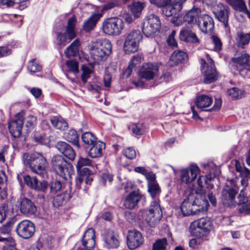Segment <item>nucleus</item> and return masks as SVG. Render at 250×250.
Returning a JSON list of instances; mask_svg holds the SVG:
<instances>
[{
    "label": "nucleus",
    "mask_w": 250,
    "mask_h": 250,
    "mask_svg": "<svg viewBox=\"0 0 250 250\" xmlns=\"http://www.w3.org/2000/svg\"><path fill=\"white\" fill-rule=\"evenodd\" d=\"M16 218L15 217L12 218L0 228V233L5 234H9L11 231L12 228L15 223Z\"/></svg>",
    "instance_id": "49530a36"
},
{
    "label": "nucleus",
    "mask_w": 250,
    "mask_h": 250,
    "mask_svg": "<svg viewBox=\"0 0 250 250\" xmlns=\"http://www.w3.org/2000/svg\"><path fill=\"white\" fill-rule=\"evenodd\" d=\"M209 204L207 200L200 195L190 193L182 202L181 210L184 216L197 214L206 212Z\"/></svg>",
    "instance_id": "f03ea898"
},
{
    "label": "nucleus",
    "mask_w": 250,
    "mask_h": 250,
    "mask_svg": "<svg viewBox=\"0 0 250 250\" xmlns=\"http://www.w3.org/2000/svg\"><path fill=\"white\" fill-rule=\"evenodd\" d=\"M187 0H149L150 2L158 7H164L163 13L166 17L175 15L182 8V4Z\"/></svg>",
    "instance_id": "423d86ee"
},
{
    "label": "nucleus",
    "mask_w": 250,
    "mask_h": 250,
    "mask_svg": "<svg viewBox=\"0 0 250 250\" xmlns=\"http://www.w3.org/2000/svg\"><path fill=\"white\" fill-rule=\"evenodd\" d=\"M187 58V55L186 53L180 50L176 51L171 55L170 58L169 65L171 66L177 65L186 60Z\"/></svg>",
    "instance_id": "7c9ffc66"
},
{
    "label": "nucleus",
    "mask_w": 250,
    "mask_h": 250,
    "mask_svg": "<svg viewBox=\"0 0 250 250\" xmlns=\"http://www.w3.org/2000/svg\"><path fill=\"white\" fill-rule=\"evenodd\" d=\"M211 40L214 45V50L217 52L220 51L222 47V43L220 39L213 35L211 36Z\"/></svg>",
    "instance_id": "5fc2aeb1"
},
{
    "label": "nucleus",
    "mask_w": 250,
    "mask_h": 250,
    "mask_svg": "<svg viewBox=\"0 0 250 250\" xmlns=\"http://www.w3.org/2000/svg\"><path fill=\"white\" fill-rule=\"evenodd\" d=\"M145 3L137 1L133 2L130 5V9L135 18H138L145 7Z\"/></svg>",
    "instance_id": "79ce46f5"
},
{
    "label": "nucleus",
    "mask_w": 250,
    "mask_h": 250,
    "mask_svg": "<svg viewBox=\"0 0 250 250\" xmlns=\"http://www.w3.org/2000/svg\"><path fill=\"white\" fill-rule=\"evenodd\" d=\"M79 46L80 41L78 39H76L65 50L66 56L68 58L76 56L79 53Z\"/></svg>",
    "instance_id": "473e14b6"
},
{
    "label": "nucleus",
    "mask_w": 250,
    "mask_h": 250,
    "mask_svg": "<svg viewBox=\"0 0 250 250\" xmlns=\"http://www.w3.org/2000/svg\"><path fill=\"white\" fill-rule=\"evenodd\" d=\"M124 28L123 20L117 17L107 18L102 23L103 32L109 36L120 35Z\"/></svg>",
    "instance_id": "1a4fd4ad"
},
{
    "label": "nucleus",
    "mask_w": 250,
    "mask_h": 250,
    "mask_svg": "<svg viewBox=\"0 0 250 250\" xmlns=\"http://www.w3.org/2000/svg\"><path fill=\"white\" fill-rule=\"evenodd\" d=\"M148 186V191L150 194L151 197L154 199V200H157L159 202V200L157 199V197L159 195L161 192L160 188L158 184L156 183L147 184Z\"/></svg>",
    "instance_id": "a19ab883"
},
{
    "label": "nucleus",
    "mask_w": 250,
    "mask_h": 250,
    "mask_svg": "<svg viewBox=\"0 0 250 250\" xmlns=\"http://www.w3.org/2000/svg\"><path fill=\"white\" fill-rule=\"evenodd\" d=\"M22 161L26 166H29L30 169L39 175L43 176L46 173L48 167V163L43 155L38 152L29 154L24 153Z\"/></svg>",
    "instance_id": "7ed1b4c3"
},
{
    "label": "nucleus",
    "mask_w": 250,
    "mask_h": 250,
    "mask_svg": "<svg viewBox=\"0 0 250 250\" xmlns=\"http://www.w3.org/2000/svg\"><path fill=\"white\" fill-rule=\"evenodd\" d=\"M91 165L92 161L89 159L79 157L76 166V168L78 174H80L81 175L84 176H86V174L92 175V173L88 168H83V167L90 166Z\"/></svg>",
    "instance_id": "a878e982"
},
{
    "label": "nucleus",
    "mask_w": 250,
    "mask_h": 250,
    "mask_svg": "<svg viewBox=\"0 0 250 250\" xmlns=\"http://www.w3.org/2000/svg\"><path fill=\"white\" fill-rule=\"evenodd\" d=\"M161 25L159 17L151 14L144 19L142 25V31L146 37H153L160 32Z\"/></svg>",
    "instance_id": "6e6552de"
},
{
    "label": "nucleus",
    "mask_w": 250,
    "mask_h": 250,
    "mask_svg": "<svg viewBox=\"0 0 250 250\" xmlns=\"http://www.w3.org/2000/svg\"><path fill=\"white\" fill-rule=\"evenodd\" d=\"M91 147L88 151V155L92 158H96L102 156L103 150L105 148L104 143L98 141L91 145Z\"/></svg>",
    "instance_id": "c756f323"
},
{
    "label": "nucleus",
    "mask_w": 250,
    "mask_h": 250,
    "mask_svg": "<svg viewBox=\"0 0 250 250\" xmlns=\"http://www.w3.org/2000/svg\"><path fill=\"white\" fill-rule=\"evenodd\" d=\"M228 95L233 99L241 98L244 95V92L236 87H233L228 91Z\"/></svg>",
    "instance_id": "8fccbe9b"
},
{
    "label": "nucleus",
    "mask_w": 250,
    "mask_h": 250,
    "mask_svg": "<svg viewBox=\"0 0 250 250\" xmlns=\"http://www.w3.org/2000/svg\"><path fill=\"white\" fill-rule=\"evenodd\" d=\"M207 62L204 59L201 60V69L204 77V83H210L218 78V75L216 72L213 60L207 55Z\"/></svg>",
    "instance_id": "f8f14e48"
},
{
    "label": "nucleus",
    "mask_w": 250,
    "mask_h": 250,
    "mask_svg": "<svg viewBox=\"0 0 250 250\" xmlns=\"http://www.w3.org/2000/svg\"><path fill=\"white\" fill-rule=\"evenodd\" d=\"M237 192L238 190L236 188L228 186L224 187L222 191V201L223 204L227 206H234V201Z\"/></svg>",
    "instance_id": "aec40b11"
},
{
    "label": "nucleus",
    "mask_w": 250,
    "mask_h": 250,
    "mask_svg": "<svg viewBox=\"0 0 250 250\" xmlns=\"http://www.w3.org/2000/svg\"><path fill=\"white\" fill-rule=\"evenodd\" d=\"M112 51V44L108 40H99L91 43L89 53L96 63L105 61Z\"/></svg>",
    "instance_id": "20e7f679"
},
{
    "label": "nucleus",
    "mask_w": 250,
    "mask_h": 250,
    "mask_svg": "<svg viewBox=\"0 0 250 250\" xmlns=\"http://www.w3.org/2000/svg\"><path fill=\"white\" fill-rule=\"evenodd\" d=\"M83 73L82 74V80L84 83H86L87 79L90 77L92 73L91 69L86 65H83L82 67Z\"/></svg>",
    "instance_id": "13d9d810"
},
{
    "label": "nucleus",
    "mask_w": 250,
    "mask_h": 250,
    "mask_svg": "<svg viewBox=\"0 0 250 250\" xmlns=\"http://www.w3.org/2000/svg\"><path fill=\"white\" fill-rule=\"evenodd\" d=\"M211 177L210 175L200 176L197 180V185L199 188L202 190L204 187L210 189L213 188V185L211 184Z\"/></svg>",
    "instance_id": "c9c22d12"
},
{
    "label": "nucleus",
    "mask_w": 250,
    "mask_h": 250,
    "mask_svg": "<svg viewBox=\"0 0 250 250\" xmlns=\"http://www.w3.org/2000/svg\"><path fill=\"white\" fill-rule=\"evenodd\" d=\"M14 5L18 4V8L22 10L27 8L29 5V0H13Z\"/></svg>",
    "instance_id": "052dcab7"
},
{
    "label": "nucleus",
    "mask_w": 250,
    "mask_h": 250,
    "mask_svg": "<svg viewBox=\"0 0 250 250\" xmlns=\"http://www.w3.org/2000/svg\"><path fill=\"white\" fill-rule=\"evenodd\" d=\"M212 103V100L210 97L206 95H201L197 97L195 104L198 108L202 109L208 107Z\"/></svg>",
    "instance_id": "2f4dec72"
},
{
    "label": "nucleus",
    "mask_w": 250,
    "mask_h": 250,
    "mask_svg": "<svg viewBox=\"0 0 250 250\" xmlns=\"http://www.w3.org/2000/svg\"><path fill=\"white\" fill-rule=\"evenodd\" d=\"M199 172V168L198 166L195 164H192L188 168L181 170V181L186 184L191 183L196 178Z\"/></svg>",
    "instance_id": "a211bd4d"
},
{
    "label": "nucleus",
    "mask_w": 250,
    "mask_h": 250,
    "mask_svg": "<svg viewBox=\"0 0 250 250\" xmlns=\"http://www.w3.org/2000/svg\"><path fill=\"white\" fill-rule=\"evenodd\" d=\"M64 138L68 142L73 144L78 147H80L79 137L77 132L73 129L69 130L63 135Z\"/></svg>",
    "instance_id": "f704fd0d"
},
{
    "label": "nucleus",
    "mask_w": 250,
    "mask_h": 250,
    "mask_svg": "<svg viewBox=\"0 0 250 250\" xmlns=\"http://www.w3.org/2000/svg\"><path fill=\"white\" fill-rule=\"evenodd\" d=\"M238 199L239 200V204H240V205L249 202L248 197L245 195L244 189L241 190L240 193L238 197Z\"/></svg>",
    "instance_id": "69168bd1"
},
{
    "label": "nucleus",
    "mask_w": 250,
    "mask_h": 250,
    "mask_svg": "<svg viewBox=\"0 0 250 250\" xmlns=\"http://www.w3.org/2000/svg\"><path fill=\"white\" fill-rule=\"evenodd\" d=\"M20 209L21 213L24 214H33L37 210L34 203L27 198L21 200Z\"/></svg>",
    "instance_id": "bb28decb"
},
{
    "label": "nucleus",
    "mask_w": 250,
    "mask_h": 250,
    "mask_svg": "<svg viewBox=\"0 0 250 250\" xmlns=\"http://www.w3.org/2000/svg\"><path fill=\"white\" fill-rule=\"evenodd\" d=\"M121 0H111L104 4L101 10L102 12L107 11L120 6Z\"/></svg>",
    "instance_id": "09e8293b"
},
{
    "label": "nucleus",
    "mask_w": 250,
    "mask_h": 250,
    "mask_svg": "<svg viewBox=\"0 0 250 250\" xmlns=\"http://www.w3.org/2000/svg\"><path fill=\"white\" fill-rule=\"evenodd\" d=\"M143 36L138 30H133L128 33L125 40L123 49L127 54L136 52L139 48V44L142 40Z\"/></svg>",
    "instance_id": "9b49d317"
},
{
    "label": "nucleus",
    "mask_w": 250,
    "mask_h": 250,
    "mask_svg": "<svg viewBox=\"0 0 250 250\" xmlns=\"http://www.w3.org/2000/svg\"><path fill=\"white\" fill-rule=\"evenodd\" d=\"M86 176H82L79 174L78 177L76 178V186L78 188H81V184L84 181L86 185H90L93 181L92 175L86 174Z\"/></svg>",
    "instance_id": "37998d69"
},
{
    "label": "nucleus",
    "mask_w": 250,
    "mask_h": 250,
    "mask_svg": "<svg viewBox=\"0 0 250 250\" xmlns=\"http://www.w3.org/2000/svg\"><path fill=\"white\" fill-rule=\"evenodd\" d=\"M239 211L240 213L248 214L250 213V202L244 204L240 205L239 208Z\"/></svg>",
    "instance_id": "0e129e2a"
},
{
    "label": "nucleus",
    "mask_w": 250,
    "mask_h": 250,
    "mask_svg": "<svg viewBox=\"0 0 250 250\" xmlns=\"http://www.w3.org/2000/svg\"><path fill=\"white\" fill-rule=\"evenodd\" d=\"M95 234L93 228L87 229L82 239L83 247H79L76 250H92L95 246Z\"/></svg>",
    "instance_id": "2eb2a0df"
},
{
    "label": "nucleus",
    "mask_w": 250,
    "mask_h": 250,
    "mask_svg": "<svg viewBox=\"0 0 250 250\" xmlns=\"http://www.w3.org/2000/svg\"><path fill=\"white\" fill-rule=\"evenodd\" d=\"M51 164L56 173L63 179L71 178L74 173L72 165L68 163L62 155L54 156L52 159Z\"/></svg>",
    "instance_id": "0eeeda50"
},
{
    "label": "nucleus",
    "mask_w": 250,
    "mask_h": 250,
    "mask_svg": "<svg viewBox=\"0 0 250 250\" xmlns=\"http://www.w3.org/2000/svg\"><path fill=\"white\" fill-rule=\"evenodd\" d=\"M66 65L70 70L74 73H77L79 71L78 62L75 60L67 61L66 62Z\"/></svg>",
    "instance_id": "bf43d9fd"
},
{
    "label": "nucleus",
    "mask_w": 250,
    "mask_h": 250,
    "mask_svg": "<svg viewBox=\"0 0 250 250\" xmlns=\"http://www.w3.org/2000/svg\"><path fill=\"white\" fill-rule=\"evenodd\" d=\"M50 121L53 126L58 129L64 130L68 127V124L62 117H54Z\"/></svg>",
    "instance_id": "e433bc0d"
},
{
    "label": "nucleus",
    "mask_w": 250,
    "mask_h": 250,
    "mask_svg": "<svg viewBox=\"0 0 250 250\" xmlns=\"http://www.w3.org/2000/svg\"><path fill=\"white\" fill-rule=\"evenodd\" d=\"M231 61L233 64L231 66L232 71L236 70L243 77L246 76L248 71L250 72V55L247 53L233 57Z\"/></svg>",
    "instance_id": "9d476101"
},
{
    "label": "nucleus",
    "mask_w": 250,
    "mask_h": 250,
    "mask_svg": "<svg viewBox=\"0 0 250 250\" xmlns=\"http://www.w3.org/2000/svg\"><path fill=\"white\" fill-rule=\"evenodd\" d=\"M212 226V222L209 218H202L192 222L190 226V229L192 231L199 229L206 232L211 229Z\"/></svg>",
    "instance_id": "4be33fe9"
},
{
    "label": "nucleus",
    "mask_w": 250,
    "mask_h": 250,
    "mask_svg": "<svg viewBox=\"0 0 250 250\" xmlns=\"http://www.w3.org/2000/svg\"><path fill=\"white\" fill-rule=\"evenodd\" d=\"M57 44L60 47H63L75 37H70L69 34H66V31L64 33L58 32L56 35Z\"/></svg>",
    "instance_id": "72a5a7b5"
},
{
    "label": "nucleus",
    "mask_w": 250,
    "mask_h": 250,
    "mask_svg": "<svg viewBox=\"0 0 250 250\" xmlns=\"http://www.w3.org/2000/svg\"><path fill=\"white\" fill-rule=\"evenodd\" d=\"M141 195L137 191H132L126 197L124 201L125 207L128 209L134 208L141 199Z\"/></svg>",
    "instance_id": "393cba45"
},
{
    "label": "nucleus",
    "mask_w": 250,
    "mask_h": 250,
    "mask_svg": "<svg viewBox=\"0 0 250 250\" xmlns=\"http://www.w3.org/2000/svg\"><path fill=\"white\" fill-rule=\"evenodd\" d=\"M87 89L89 91L92 92H95L97 93H100L102 90V88L100 86L96 84L89 83L87 85Z\"/></svg>",
    "instance_id": "338daca9"
},
{
    "label": "nucleus",
    "mask_w": 250,
    "mask_h": 250,
    "mask_svg": "<svg viewBox=\"0 0 250 250\" xmlns=\"http://www.w3.org/2000/svg\"><path fill=\"white\" fill-rule=\"evenodd\" d=\"M250 41V34L249 33L239 32L237 34L236 42L239 47H243L244 46L249 43Z\"/></svg>",
    "instance_id": "4c0bfd02"
},
{
    "label": "nucleus",
    "mask_w": 250,
    "mask_h": 250,
    "mask_svg": "<svg viewBox=\"0 0 250 250\" xmlns=\"http://www.w3.org/2000/svg\"><path fill=\"white\" fill-rule=\"evenodd\" d=\"M42 65L36 59L32 60L28 63L27 69L30 72H39L42 70Z\"/></svg>",
    "instance_id": "de8ad7c7"
},
{
    "label": "nucleus",
    "mask_w": 250,
    "mask_h": 250,
    "mask_svg": "<svg viewBox=\"0 0 250 250\" xmlns=\"http://www.w3.org/2000/svg\"><path fill=\"white\" fill-rule=\"evenodd\" d=\"M146 178L147 180V184H151L156 183V176L155 174H154L152 172H147L146 171V174H145Z\"/></svg>",
    "instance_id": "774afa93"
},
{
    "label": "nucleus",
    "mask_w": 250,
    "mask_h": 250,
    "mask_svg": "<svg viewBox=\"0 0 250 250\" xmlns=\"http://www.w3.org/2000/svg\"><path fill=\"white\" fill-rule=\"evenodd\" d=\"M139 216L142 217L151 227H154L161 219L163 213L159 203L157 200L151 202L148 209L141 210Z\"/></svg>",
    "instance_id": "39448f33"
},
{
    "label": "nucleus",
    "mask_w": 250,
    "mask_h": 250,
    "mask_svg": "<svg viewBox=\"0 0 250 250\" xmlns=\"http://www.w3.org/2000/svg\"><path fill=\"white\" fill-rule=\"evenodd\" d=\"M170 77L169 72L167 71L164 72L158 80H155L154 81L152 86H156L163 82L168 81Z\"/></svg>",
    "instance_id": "4d7b16f0"
},
{
    "label": "nucleus",
    "mask_w": 250,
    "mask_h": 250,
    "mask_svg": "<svg viewBox=\"0 0 250 250\" xmlns=\"http://www.w3.org/2000/svg\"><path fill=\"white\" fill-rule=\"evenodd\" d=\"M159 66L156 62L144 63L139 71V76L147 81L155 80L159 74Z\"/></svg>",
    "instance_id": "ddd939ff"
},
{
    "label": "nucleus",
    "mask_w": 250,
    "mask_h": 250,
    "mask_svg": "<svg viewBox=\"0 0 250 250\" xmlns=\"http://www.w3.org/2000/svg\"><path fill=\"white\" fill-rule=\"evenodd\" d=\"M62 188L61 183L58 181H55L51 183L50 186V190L51 196L52 197L54 194L60 191Z\"/></svg>",
    "instance_id": "864d4df0"
},
{
    "label": "nucleus",
    "mask_w": 250,
    "mask_h": 250,
    "mask_svg": "<svg viewBox=\"0 0 250 250\" xmlns=\"http://www.w3.org/2000/svg\"><path fill=\"white\" fill-rule=\"evenodd\" d=\"M103 16L102 13H94L86 20L84 21L83 25V29L86 32H89L94 29L98 21Z\"/></svg>",
    "instance_id": "cd10ccee"
},
{
    "label": "nucleus",
    "mask_w": 250,
    "mask_h": 250,
    "mask_svg": "<svg viewBox=\"0 0 250 250\" xmlns=\"http://www.w3.org/2000/svg\"><path fill=\"white\" fill-rule=\"evenodd\" d=\"M77 20L75 17L69 19L66 28V34H69L70 37H75L76 36V24Z\"/></svg>",
    "instance_id": "ea45409f"
},
{
    "label": "nucleus",
    "mask_w": 250,
    "mask_h": 250,
    "mask_svg": "<svg viewBox=\"0 0 250 250\" xmlns=\"http://www.w3.org/2000/svg\"><path fill=\"white\" fill-rule=\"evenodd\" d=\"M23 179L24 183L35 190L45 192L48 188V183L45 180L39 181L36 177H31L29 175H25Z\"/></svg>",
    "instance_id": "f3484780"
},
{
    "label": "nucleus",
    "mask_w": 250,
    "mask_h": 250,
    "mask_svg": "<svg viewBox=\"0 0 250 250\" xmlns=\"http://www.w3.org/2000/svg\"><path fill=\"white\" fill-rule=\"evenodd\" d=\"M105 247L108 249H117L120 246V240L118 233L113 230H108L104 237Z\"/></svg>",
    "instance_id": "412c9836"
},
{
    "label": "nucleus",
    "mask_w": 250,
    "mask_h": 250,
    "mask_svg": "<svg viewBox=\"0 0 250 250\" xmlns=\"http://www.w3.org/2000/svg\"><path fill=\"white\" fill-rule=\"evenodd\" d=\"M144 242L142 234L138 231H129L127 236V244L130 250H134L140 247Z\"/></svg>",
    "instance_id": "6ab92c4d"
},
{
    "label": "nucleus",
    "mask_w": 250,
    "mask_h": 250,
    "mask_svg": "<svg viewBox=\"0 0 250 250\" xmlns=\"http://www.w3.org/2000/svg\"><path fill=\"white\" fill-rule=\"evenodd\" d=\"M23 120V114L18 113L16 115L15 119L9 123V130L10 133L14 137L18 138L21 135Z\"/></svg>",
    "instance_id": "dca6fc26"
},
{
    "label": "nucleus",
    "mask_w": 250,
    "mask_h": 250,
    "mask_svg": "<svg viewBox=\"0 0 250 250\" xmlns=\"http://www.w3.org/2000/svg\"><path fill=\"white\" fill-rule=\"evenodd\" d=\"M124 155L128 159H133L136 157V152L132 147L125 148L123 151Z\"/></svg>",
    "instance_id": "6e6d98bb"
},
{
    "label": "nucleus",
    "mask_w": 250,
    "mask_h": 250,
    "mask_svg": "<svg viewBox=\"0 0 250 250\" xmlns=\"http://www.w3.org/2000/svg\"><path fill=\"white\" fill-rule=\"evenodd\" d=\"M234 10L242 12L246 10V5L243 0H226Z\"/></svg>",
    "instance_id": "58836bf2"
},
{
    "label": "nucleus",
    "mask_w": 250,
    "mask_h": 250,
    "mask_svg": "<svg viewBox=\"0 0 250 250\" xmlns=\"http://www.w3.org/2000/svg\"><path fill=\"white\" fill-rule=\"evenodd\" d=\"M70 198L69 194L66 192L59 194L54 197L53 204L54 206H62L64 201L68 200Z\"/></svg>",
    "instance_id": "a18cd8bd"
},
{
    "label": "nucleus",
    "mask_w": 250,
    "mask_h": 250,
    "mask_svg": "<svg viewBox=\"0 0 250 250\" xmlns=\"http://www.w3.org/2000/svg\"><path fill=\"white\" fill-rule=\"evenodd\" d=\"M184 21L191 24H197L200 30L205 33H210L214 29L212 18L203 13L202 10L194 6L183 17Z\"/></svg>",
    "instance_id": "f257e3e1"
},
{
    "label": "nucleus",
    "mask_w": 250,
    "mask_h": 250,
    "mask_svg": "<svg viewBox=\"0 0 250 250\" xmlns=\"http://www.w3.org/2000/svg\"><path fill=\"white\" fill-rule=\"evenodd\" d=\"M167 241L166 238L157 240L153 246V250H166Z\"/></svg>",
    "instance_id": "603ef678"
},
{
    "label": "nucleus",
    "mask_w": 250,
    "mask_h": 250,
    "mask_svg": "<svg viewBox=\"0 0 250 250\" xmlns=\"http://www.w3.org/2000/svg\"><path fill=\"white\" fill-rule=\"evenodd\" d=\"M81 137L83 142L88 146H91L98 141L97 137L90 132L83 133Z\"/></svg>",
    "instance_id": "c03bdc74"
},
{
    "label": "nucleus",
    "mask_w": 250,
    "mask_h": 250,
    "mask_svg": "<svg viewBox=\"0 0 250 250\" xmlns=\"http://www.w3.org/2000/svg\"><path fill=\"white\" fill-rule=\"evenodd\" d=\"M216 17L219 21L222 22L225 27L228 26V19L229 15V8L221 3L217 6L216 11L214 12Z\"/></svg>",
    "instance_id": "5701e85b"
},
{
    "label": "nucleus",
    "mask_w": 250,
    "mask_h": 250,
    "mask_svg": "<svg viewBox=\"0 0 250 250\" xmlns=\"http://www.w3.org/2000/svg\"><path fill=\"white\" fill-rule=\"evenodd\" d=\"M175 31L173 30L167 39V44L168 45L172 47H176L177 46V43L175 39Z\"/></svg>",
    "instance_id": "e2e57ef3"
},
{
    "label": "nucleus",
    "mask_w": 250,
    "mask_h": 250,
    "mask_svg": "<svg viewBox=\"0 0 250 250\" xmlns=\"http://www.w3.org/2000/svg\"><path fill=\"white\" fill-rule=\"evenodd\" d=\"M58 151L62 153L66 158L71 161H74L76 157V153L73 148L64 142H59L56 145Z\"/></svg>",
    "instance_id": "b1692460"
},
{
    "label": "nucleus",
    "mask_w": 250,
    "mask_h": 250,
    "mask_svg": "<svg viewBox=\"0 0 250 250\" xmlns=\"http://www.w3.org/2000/svg\"><path fill=\"white\" fill-rule=\"evenodd\" d=\"M16 231L18 235L25 239L31 238L35 231V227L33 223L28 220L21 221L17 226Z\"/></svg>",
    "instance_id": "4468645a"
},
{
    "label": "nucleus",
    "mask_w": 250,
    "mask_h": 250,
    "mask_svg": "<svg viewBox=\"0 0 250 250\" xmlns=\"http://www.w3.org/2000/svg\"><path fill=\"white\" fill-rule=\"evenodd\" d=\"M131 129L132 132L136 135H141L146 131L145 126L142 124H133Z\"/></svg>",
    "instance_id": "3c124183"
},
{
    "label": "nucleus",
    "mask_w": 250,
    "mask_h": 250,
    "mask_svg": "<svg viewBox=\"0 0 250 250\" xmlns=\"http://www.w3.org/2000/svg\"><path fill=\"white\" fill-rule=\"evenodd\" d=\"M179 38L181 41L187 42L198 43L200 42L195 33L187 28H183L181 30Z\"/></svg>",
    "instance_id": "c85d7f7f"
},
{
    "label": "nucleus",
    "mask_w": 250,
    "mask_h": 250,
    "mask_svg": "<svg viewBox=\"0 0 250 250\" xmlns=\"http://www.w3.org/2000/svg\"><path fill=\"white\" fill-rule=\"evenodd\" d=\"M36 122L37 119L35 116H28L26 120V126L29 129L33 128L36 124Z\"/></svg>",
    "instance_id": "680f3d73"
}]
</instances>
